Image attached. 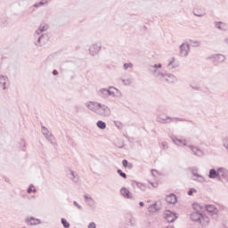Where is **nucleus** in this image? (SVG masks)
Here are the masks:
<instances>
[{"instance_id": "f257e3e1", "label": "nucleus", "mask_w": 228, "mask_h": 228, "mask_svg": "<svg viewBox=\"0 0 228 228\" xmlns=\"http://www.w3.org/2000/svg\"><path fill=\"white\" fill-rule=\"evenodd\" d=\"M157 122L159 124H172V122H191V120H186L181 118H172L169 116L163 117L161 115L157 116Z\"/></svg>"}, {"instance_id": "f03ea898", "label": "nucleus", "mask_w": 228, "mask_h": 228, "mask_svg": "<svg viewBox=\"0 0 228 228\" xmlns=\"http://www.w3.org/2000/svg\"><path fill=\"white\" fill-rule=\"evenodd\" d=\"M190 216L192 222H198L200 225H204L205 222L207 224L209 222V217L202 214V212H192Z\"/></svg>"}, {"instance_id": "7ed1b4c3", "label": "nucleus", "mask_w": 228, "mask_h": 228, "mask_svg": "<svg viewBox=\"0 0 228 228\" xmlns=\"http://www.w3.org/2000/svg\"><path fill=\"white\" fill-rule=\"evenodd\" d=\"M161 63L154 64L153 66L149 67V70L152 74V76H154V77H157V79L163 81L165 79V73L159 71V69H161Z\"/></svg>"}, {"instance_id": "20e7f679", "label": "nucleus", "mask_w": 228, "mask_h": 228, "mask_svg": "<svg viewBox=\"0 0 228 228\" xmlns=\"http://www.w3.org/2000/svg\"><path fill=\"white\" fill-rule=\"evenodd\" d=\"M96 115H99L100 117H110V115H111V109L106 104L99 103Z\"/></svg>"}, {"instance_id": "39448f33", "label": "nucleus", "mask_w": 228, "mask_h": 228, "mask_svg": "<svg viewBox=\"0 0 228 228\" xmlns=\"http://www.w3.org/2000/svg\"><path fill=\"white\" fill-rule=\"evenodd\" d=\"M41 133L45 136V138L48 142H50V143L52 145H54V142H53V140H54V135H53V134H51V132L49 131V129H47V127L42 126H41Z\"/></svg>"}, {"instance_id": "423d86ee", "label": "nucleus", "mask_w": 228, "mask_h": 228, "mask_svg": "<svg viewBox=\"0 0 228 228\" xmlns=\"http://www.w3.org/2000/svg\"><path fill=\"white\" fill-rule=\"evenodd\" d=\"M179 216V214L175 213V212H172L170 210H166L165 212V218L167 220V222H169L170 224L175 222V220H177Z\"/></svg>"}, {"instance_id": "0eeeda50", "label": "nucleus", "mask_w": 228, "mask_h": 228, "mask_svg": "<svg viewBox=\"0 0 228 228\" xmlns=\"http://www.w3.org/2000/svg\"><path fill=\"white\" fill-rule=\"evenodd\" d=\"M101 49H102L101 44L95 43L89 47V53L91 54V56H97Z\"/></svg>"}, {"instance_id": "6e6552de", "label": "nucleus", "mask_w": 228, "mask_h": 228, "mask_svg": "<svg viewBox=\"0 0 228 228\" xmlns=\"http://www.w3.org/2000/svg\"><path fill=\"white\" fill-rule=\"evenodd\" d=\"M189 149L191 151L193 156H197V158H203L204 151L200 150L199 147L194 145H189Z\"/></svg>"}, {"instance_id": "1a4fd4ad", "label": "nucleus", "mask_w": 228, "mask_h": 228, "mask_svg": "<svg viewBox=\"0 0 228 228\" xmlns=\"http://www.w3.org/2000/svg\"><path fill=\"white\" fill-rule=\"evenodd\" d=\"M190 53V45L183 43L180 45V54L186 58Z\"/></svg>"}, {"instance_id": "9d476101", "label": "nucleus", "mask_w": 228, "mask_h": 228, "mask_svg": "<svg viewBox=\"0 0 228 228\" xmlns=\"http://www.w3.org/2000/svg\"><path fill=\"white\" fill-rule=\"evenodd\" d=\"M204 209L208 211V213H210L213 216H218V208L215 207L214 205H205Z\"/></svg>"}, {"instance_id": "9b49d317", "label": "nucleus", "mask_w": 228, "mask_h": 228, "mask_svg": "<svg viewBox=\"0 0 228 228\" xmlns=\"http://www.w3.org/2000/svg\"><path fill=\"white\" fill-rule=\"evenodd\" d=\"M100 103L101 102H89L86 103V108H88V110H90L94 113H97V110L99 108Z\"/></svg>"}, {"instance_id": "f8f14e48", "label": "nucleus", "mask_w": 228, "mask_h": 228, "mask_svg": "<svg viewBox=\"0 0 228 228\" xmlns=\"http://www.w3.org/2000/svg\"><path fill=\"white\" fill-rule=\"evenodd\" d=\"M25 222L27 225H40V224H42V221H40V219L35 218L33 216L27 217Z\"/></svg>"}, {"instance_id": "ddd939ff", "label": "nucleus", "mask_w": 228, "mask_h": 228, "mask_svg": "<svg viewBox=\"0 0 228 228\" xmlns=\"http://www.w3.org/2000/svg\"><path fill=\"white\" fill-rule=\"evenodd\" d=\"M208 179H217V181H219L220 175L218 173V168H217V170L215 168H211L208 171Z\"/></svg>"}, {"instance_id": "4468645a", "label": "nucleus", "mask_w": 228, "mask_h": 228, "mask_svg": "<svg viewBox=\"0 0 228 228\" xmlns=\"http://www.w3.org/2000/svg\"><path fill=\"white\" fill-rule=\"evenodd\" d=\"M210 58L214 59L216 63H224V61L226 60L225 55L220 53L214 54Z\"/></svg>"}, {"instance_id": "2eb2a0df", "label": "nucleus", "mask_w": 228, "mask_h": 228, "mask_svg": "<svg viewBox=\"0 0 228 228\" xmlns=\"http://www.w3.org/2000/svg\"><path fill=\"white\" fill-rule=\"evenodd\" d=\"M163 81H166L167 83H177V77H175L173 74H167L165 73V77Z\"/></svg>"}, {"instance_id": "dca6fc26", "label": "nucleus", "mask_w": 228, "mask_h": 228, "mask_svg": "<svg viewBox=\"0 0 228 228\" xmlns=\"http://www.w3.org/2000/svg\"><path fill=\"white\" fill-rule=\"evenodd\" d=\"M99 95L102 97L103 99H106V97H110V95H113V93L109 91L107 88H102L98 92Z\"/></svg>"}, {"instance_id": "f3484780", "label": "nucleus", "mask_w": 228, "mask_h": 228, "mask_svg": "<svg viewBox=\"0 0 228 228\" xmlns=\"http://www.w3.org/2000/svg\"><path fill=\"white\" fill-rule=\"evenodd\" d=\"M217 169L219 174V181H222V177L223 179H227L228 170L224 167H218Z\"/></svg>"}, {"instance_id": "a211bd4d", "label": "nucleus", "mask_w": 228, "mask_h": 228, "mask_svg": "<svg viewBox=\"0 0 228 228\" xmlns=\"http://www.w3.org/2000/svg\"><path fill=\"white\" fill-rule=\"evenodd\" d=\"M120 193H121V195H123L125 197V199H131V200L134 199L131 191H129V190L126 187L121 188Z\"/></svg>"}, {"instance_id": "6ab92c4d", "label": "nucleus", "mask_w": 228, "mask_h": 228, "mask_svg": "<svg viewBox=\"0 0 228 228\" xmlns=\"http://www.w3.org/2000/svg\"><path fill=\"white\" fill-rule=\"evenodd\" d=\"M166 202H167V204H175L177 202V196L174 193H170L166 197Z\"/></svg>"}, {"instance_id": "aec40b11", "label": "nucleus", "mask_w": 228, "mask_h": 228, "mask_svg": "<svg viewBox=\"0 0 228 228\" xmlns=\"http://www.w3.org/2000/svg\"><path fill=\"white\" fill-rule=\"evenodd\" d=\"M193 15H195V17H204V15H206V9L204 8H194L193 9Z\"/></svg>"}, {"instance_id": "412c9836", "label": "nucleus", "mask_w": 228, "mask_h": 228, "mask_svg": "<svg viewBox=\"0 0 228 228\" xmlns=\"http://www.w3.org/2000/svg\"><path fill=\"white\" fill-rule=\"evenodd\" d=\"M171 140H172V142H174L175 143V145L182 144L183 147H186V145H188L186 143V140L179 139L175 135L171 136ZM179 143H181V144H179Z\"/></svg>"}, {"instance_id": "4be33fe9", "label": "nucleus", "mask_w": 228, "mask_h": 228, "mask_svg": "<svg viewBox=\"0 0 228 228\" xmlns=\"http://www.w3.org/2000/svg\"><path fill=\"white\" fill-rule=\"evenodd\" d=\"M215 27L217 28V29H220V31H227L228 29V26L227 24L222 22V21H216L215 23Z\"/></svg>"}, {"instance_id": "5701e85b", "label": "nucleus", "mask_w": 228, "mask_h": 228, "mask_svg": "<svg viewBox=\"0 0 228 228\" xmlns=\"http://www.w3.org/2000/svg\"><path fill=\"white\" fill-rule=\"evenodd\" d=\"M159 209H161V207L158 206L157 202L148 207L149 213H156V211H159Z\"/></svg>"}, {"instance_id": "b1692460", "label": "nucleus", "mask_w": 228, "mask_h": 228, "mask_svg": "<svg viewBox=\"0 0 228 228\" xmlns=\"http://www.w3.org/2000/svg\"><path fill=\"white\" fill-rule=\"evenodd\" d=\"M192 181H197V183H206V178H204L203 175H200L197 173H192Z\"/></svg>"}, {"instance_id": "393cba45", "label": "nucleus", "mask_w": 228, "mask_h": 228, "mask_svg": "<svg viewBox=\"0 0 228 228\" xmlns=\"http://www.w3.org/2000/svg\"><path fill=\"white\" fill-rule=\"evenodd\" d=\"M9 81L8 77L0 75V85L3 90H6V83Z\"/></svg>"}, {"instance_id": "a878e982", "label": "nucleus", "mask_w": 228, "mask_h": 228, "mask_svg": "<svg viewBox=\"0 0 228 228\" xmlns=\"http://www.w3.org/2000/svg\"><path fill=\"white\" fill-rule=\"evenodd\" d=\"M49 29V25L45 24V25H40L36 30V35H40V33H44V31H47Z\"/></svg>"}, {"instance_id": "bb28decb", "label": "nucleus", "mask_w": 228, "mask_h": 228, "mask_svg": "<svg viewBox=\"0 0 228 228\" xmlns=\"http://www.w3.org/2000/svg\"><path fill=\"white\" fill-rule=\"evenodd\" d=\"M205 205H200L198 203H193L192 208L196 212L200 213L204 209Z\"/></svg>"}, {"instance_id": "cd10ccee", "label": "nucleus", "mask_w": 228, "mask_h": 228, "mask_svg": "<svg viewBox=\"0 0 228 228\" xmlns=\"http://www.w3.org/2000/svg\"><path fill=\"white\" fill-rule=\"evenodd\" d=\"M39 37L41 38V43L43 44V45H45V44L49 42V36H47V34H42L41 36H39Z\"/></svg>"}, {"instance_id": "c85d7f7f", "label": "nucleus", "mask_w": 228, "mask_h": 228, "mask_svg": "<svg viewBox=\"0 0 228 228\" xmlns=\"http://www.w3.org/2000/svg\"><path fill=\"white\" fill-rule=\"evenodd\" d=\"M201 92L203 94H206L208 97L213 98V92L211 91V89H209V87H205L201 89Z\"/></svg>"}, {"instance_id": "c756f323", "label": "nucleus", "mask_w": 228, "mask_h": 228, "mask_svg": "<svg viewBox=\"0 0 228 228\" xmlns=\"http://www.w3.org/2000/svg\"><path fill=\"white\" fill-rule=\"evenodd\" d=\"M96 126L99 127V129H106V122L102 120H98Z\"/></svg>"}, {"instance_id": "7c9ffc66", "label": "nucleus", "mask_w": 228, "mask_h": 228, "mask_svg": "<svg viewBox=\"0 0 228 228\" xmlns=\"http://www.w3.org/2000/svg\"><path fill=\"white\" fill-rule=\"evenodd\" d=\"M70 175L73 183H77V181H79V178L77 177V174H76L74 171L70 172Z\"/></svg>"}, {"instance_id": "2f4dec72", "label": "nucleus", "mask_w": 228, "mask_h": 228, "mask_svg": "<svg viewBox=\"0 0 228 228\" xmlns=\"http://www.w3.org/2000/svg\"><path fill=\"white\" fill-rule=\"evenodd\" d=\"M132 184L133 186H137V188H140V190H143L145 188V185L140 182L134 181Z\"/></svg>"}, {"instance_id": "473e14b6", "label": "nucleus", "mask_w": 228, "mask_h": 228, "mask_svg": "<svg viewBox=\"0 0 228 228\" xmlns=\"http://www.w3.org/2000/svg\"><path fill=\"white\" fill-rule=\"evenodd\" d=\"M86 202L90 208H94L95 206V201H94V199H92V197H89V200H86Z\"/></svg>"}, {"instance_id": "72a5a7b5", "label": "nucleus", "mask_w": 228, "mask_h": 228, "mask_svg": "<svg viewBox=\"0 0 228 228\" xmlns=\"http://www.w3.org/2000/svg\"><path fill=\"white\" fill-rule=\"evenodd\" d=\"M28 193H37V189H35V185H33V183H31L29 185V187L27 190Z\"/></svg>"}, {"instance_id": "f704fd0d", "label": "nucleus", "mask_w": 228, "mask_h": 228, "mask_svg": "<svg viewBox=\"0 0 228 228\" xmlns=\"http://www.w3.org/2000/svg\"><path fill=\"white\" fill-rule=\"evenodd\" d=\"M61 224L63 225L64 228L70 227V224L69 222H67V219L61 218Z\"/></svg>"}, {"instance_id": "c9c22d12", "label": "nucleus", "mask_w": 228, "mask_h": 228, "mask_svg": "<svg viewBox=\"0 0 228 228\" xmlns=\"http://www.w3.org/2000/svg\"><path fill=\"white\" fill-rule=\"evenodd\" d=\"M118 175L122 177L123 179H127V175L122 171V169H118L117 170Z\"/></svg>"}, {"instance_id": "e433bc0d", "label": "nucleus", "mask_w": 228, "mask_h": 228, "mask_svg": "<svg viewBox=\"0 0 228 228\" xmlns=\"http://www.w3.org/2000/svg\"><path fill=\"white\" fill-rule=\"evenodd\" d=\"M223 146L224 147V149H226V151H228V136L223 138Z\"/></svg>"}, {"instance_id": "4c0bfd02", "label": "nucleus", "mask_w": 228, "mask_h": 228, "mask_svg": "<svg viewBox=\"0 0 228 228\" xmlns=\"http://www.w3.org/2000/svg\"><path fill=\"white\" fill-rule=\"evenodd\" d=\"M117 88H115L114 86H110L108 91L109 92H111L113 94H109V96H111V97H115V92H116Z\"/></svg>"}, {"instance_id": "58836bf2", "label": "nucleus", "mask_w": 228, "mask_h": 228, "mask_svg": "<svg viewBox=\"0 0 228 228\" xmlns=\"http://www.w3.org/2000/svg\"><path fill=\"white\" fill-rule=\"evenodd\" d=\"M129 224L132 227H135L136 225V219L134 217H132L129 219Z\"/></svg>"}, {"instance_id": "ea45409f", "label": "nucleus", "mask_w": 228, "mask_h": 228, "mask_svg": "<svg viewBox=\"0 0 228 228\" xmlns=\"http://www.w3.org/2000/svg\"><path fill=\"white\" fill-rule=\"evenodd\" d=\"M192 47H200V42L191 40Z\"/></svg>"}, {"instance_id": "a19ab883", "label": "nucleus", "mask_w": 228, "mask_h": 228, "mask_svg": "<svg viewBox=\"0 0 228 228\" xmlns=\"http://www.w3.org/2000/svg\"><path fill=\"white\" fill-rule=\"evenodd\" d=\"M123 69H124L125 70H127V69H133V63H125V64L123 65Z\"/></svg>"}, {"instance_id": "79ce46f5", "label": "nucleus", "mask_w": 228, "mask_h": 228, "mask_svg": "<svg viewBox=\"0 0 228 228\" xmlns=\"http://www.w3.org/2000/svg\"><path fill=\"white\" fill-rule=\"evenodd\" d=\"M35 45H38V47H42V45H44L43 43H42V37H39L37 38V42L35 43Z\"/></svg>"}, {"instance_id": "37998d69", "label": "nucleus", "mask_w": 228, "mask_h": 228, "mask_svg": "<svg viewBox=\"0 0 228 228\" xmlns=\"http://www.w3.org/2000/svg\"><path fill=\"white\" fill-rule=\"evenodd\" d=\"M193 193H197V190L195 188H191L187 192L189 196L193 195Z\"/></svg>"}, {"instance_id": "c03bdc74", "label": "nucleus", "mask_w": 228, "mask_h": 228, "mask_svg": "<svg viewBox=\"0 0 228 228\" xmlns=\"http://www.w3.org/2000/svg\"><path fill=\"white\" fill-rule=\"evenodd\" d=\"M114 125L116 126V127H118V129H122V122L114 121Z\"/></svg>"}, {"instance_id": "a18cd8bd", "label": "nucleus", "mask_w": 228, "mask_h": 228, "mask_svg": "<svg viewBox=\"0 0 228 228\" xmlns=\"http://www.w3.org/2000/svg\"><path fill=\"white\" fill-rule=\"evenodd\" d=\"M122 83H124V85L127 86V85H131L133 83V81H131V79H122Z\"/></svg>"}, {"instance_id": "49530a36", "label": "nucleus", "mask_w": 228, "mask_h": 228, "mask_svg": "<svg viewBox=\"0 0 228 228\" xmlns=\"http://www.w3.org/2000/svg\"><path fill=\"white\" fill-rule=\"evenodd\" d=\"M190 87L192 88V90H196L197 92H200V90H202L199 86L191 85Z\"/></svg>"}, {"instance_id": "de8ad7c7", "label": "nucleus", "mask_w": 228, "mask_h": 228, "mask_svg": "<svg viewBox=\"0 0 228 228\" xmlns=\"http://www.w3.org/2000/svg\"><path fill=\"white\" fill-rule=\"evenodd\" d=\"M122 165L125 168H127V167H129V161H127V159H124L122 161Z\"/></svg>"}, {"instance_id": "09e8293b", "label": "nucleus", "mask_w": 228, "mask_h": 228, "mask_svg": "<svg viewBox=\"0 0 228 228\" xmlns=\"http://www.w3.org/2000/svg\"><path fill=\"white\" fill-rule=\"evenodd\" d=\"M73 206H76V208H77V209H83V207H81V205H79V203H77V201H73Z\"/></svg>"}, {"instance_id": "8fccbe9b", "label": "nucleus", "mask_w": 228, "mask_h": 228, "mask_svg": "<svg viewBox=\"0 0 228 228\" xmlns=\"http://www.w3.org/2000/svg\"><path fill=\"white\" fill-rule=\"evenodd\" d=\"M87 228H97V224H95L94 222H92L87 225Z\"/></svg>"}, {"instance_id": "3c124183", "label": "nucleus", "mask_w": 228, "mask_h": 228, "mask_svg": "<svg viewBox=\"0 0 228 228\" xmlns=\"http://www.w3.org/2000/svg\"><path fill=\"white\" fill-rule=\"evenodd\" d=\"M20 147H23V149H26V147H28V143H26V141L21 140Z\"/></svg>"}, {"instance_id": "603ef678", "label": "nucleus", "mask_w": 228, "mask_h": 228, "mask_svg": "<svg viewBox=\"0 0 228 228\" xmlns=\"http://www.w3.org/2000/svg\"><path fill=\"white\" fill-rule=\"evenodd\" d=\"M33 6H34V8H40V6H44V5L41 2H39V3L35 4Z\"/></svg>"}, {"instance_id": "864d4df0", "label": "nucleus", "mask_w": 228, "mask_h": 228, "mask_svg": "<svg viewBox=\"0 0 228 228\" xmlns=\"http://www.w3.org/2000/svg\"><path fill=\"white\" fill-rule=\"evenodd\" d=\"M40 2L43 4V6L49 4V0H41Z\"/></svg>"}, {"instance_id": "5fc2aeb1", "label": "nucleus", "mask_w": 228, "mask_h": 228, "mask_svg": "<svg viewBox=\"0 0 228 228\" xmlns=\"http://www.w3.org/2000/svg\"><path fill=\"white\" fill-rule=\"evenodd\" d=\"M58 70H56V69H53V76H58Z\"/></svg>"}, {"instance_id": "6e6d98bb", "label": "nucleus", "mask_w": 228, "mask_h": 228, "mask_svg": "<svg viewBox=\"0 0 228 228\" xmlns=\"http://www.w3.org/2000/svg\"><path fill=\"white\" fill-rule=\"evenodd\" d=\"M175 58H173V60L167 64V67H170L171 65L174 64V61H175Z\"/></svg>"}, {"instance_id": "4d7b16f0", "label": "nucleus", "mask_w": 228, "mask_h": 228, "mask_svg": "<svg viewBox=\"0 0 228 228\" xmlns=\"http://www.w3.org/2000/svg\"><path fill=\"white\" fill-rule=\"evenodd\" d=\"M139 206H141V208H143V206H145V203H143V201H140Z\"/></svg>"}, {"instance_id": "13d9d810", "label": "nucleus", "mask_w": 228, "mask_h": 228, "mask_svg": "<svg viewBox=\"0 0 228 228\" xmlns=\"http://www.w3.org/2000/svg\"><path fill=\"white\" fill-rule=\"evenodd\" d=\"M127 168H133V164L132 163H128Z\"/></svg>"}, {"instance_id": "bf43d9fd", "label": "nucleus", "mask_w": 228, "mask_h": 228, "mask_svg": "<svg viewBox=\"0 0 228 228\" xmlns=\"http://www.w3.org/2000/svg\"><path fill=\"white\" fill-rule=\"evenodd\" d=\"M224 42L228 45V37L224 38Z\"/></svg>"}, {"instance_id": "052dcab7", "label": "nucleus", "mask_w": 228, "mask_h": 228, "mask_svg": "<svg viewBox=\"0 0 228 228\" xmlns=\"http://www.w3.org/2000/svg\"><path fill=\"white\" fill-rule=\"evenodd\" d=\"M84 197H85L86 200H88L90 199V197H88V195H85Z\"/></svg>"}, {"instance_id": "680f3d73", "label": "nucleus", "mask_w": 228, "mask_h": 228, "mask_svg": "<svg viewBox=\"0 0 228 228\" xmlns=\"http://www.w3.org/2000/svg\"><path fill=\"white\" fill-rule=\"evenodd\" d=\"M154 172H158V170H156V169H152V170H151V174H152V175H154Z\"/></svg>"}, {"instance_id": "e2e57ef3", "label": "nucleus", "mask_w": 228, "mask_h": 228, "mask_svg": "<svg viewBox=\"0 0 228 228\" xmlns=\"http://www.w3.org/2000/svg\"><path fill=\"white\" fill-rule=\"evenodd\" d=\"M4 181L5 183H10V178H5Z\"/></svg>"}, {"instance_id": "0e129e2a", "label": "nucleus", "mask_w": 228, "mask_h": 228, "mask_svg": "<svg viewBox=\"0 0 228 228\" xmlns=\"http://www.w3.org/2000/svg\"><path fill=\"white\" fill-rule=\"evenodd\" d=\"M7 25H8V21L5 20V21L4 22V26H7Z\"/></svg>"}, {"instance_id": "69168bd1", "label": "nucleus", "mask_w": 228, "mask_h": 228, "mask_svg": "<svg viewBox=\"0 0 228 228\" xmlns=\"http://www.w3.org/2000/svg\"><path fill=\"white\" fill-rule=\"evenodd\" d=\"M167 228H175L174 226L170 225V226H167Z\"/></svg>"}, {"instance_id": "338daca9", "label": "nucleus", "mask_w": 228, "mask_h": 228, "mask_svg": "<svg viewBox=\"0 0 228 228\" xmlns=\"http://www.w3.org/2000/svg\"><path fill=\"white\" fill-rule=\"evenodd\" d=\"M175 67H177V66H172V68H171V69H175Z\"/></svg>"}, {"instance_id": "774afa93", "label": "nucleus", "mask_w": 228, "mask_h": 228, "mask_svg": "<svg viewBox=\"0 0 228 228\" xmlns=\"http://www.w3.org/2000/svg\"><path fill=\"white\" fill-rule=\"evenodd\" d=\"M163 147H167V145L163 144Z\"/></svg>"}]
</instances>
